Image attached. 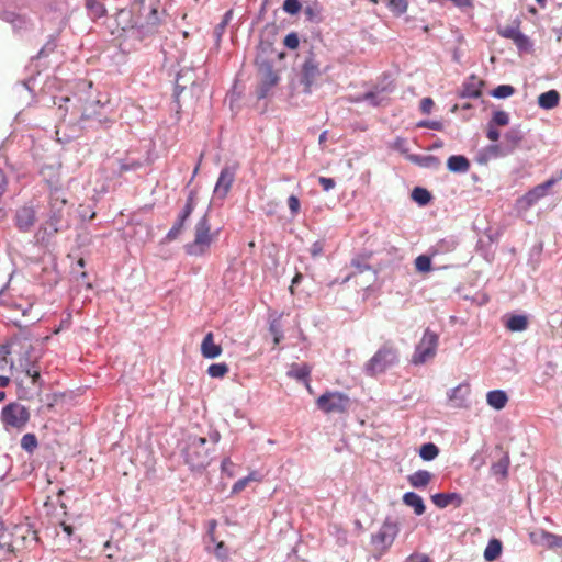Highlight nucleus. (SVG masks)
I'll return each mask as SVG.
<instances>
[{"label": "nucleus", "instance_id": "1", "mask_svg": "<svg viewBox=\"0 0 562 562\" xmlns=\"http://www.w3.org/2000/svg\"><path fill=\"white\" fill-rule=\"evenodd\" d=\"M49 187V203L46 225L49 226L50 233L55 234L59 231V226L67 214V199L63 189L47 181Z\"/></svg>", "mask_w": 562, "mask_h": 562}, {"label": "nucleus", "instance_id": "2", "mask_svg": "<svg viewBox=\"0 0 562 562\" xmlns=\"http://www.w3.org/2000/svg\"><path fill=\"white\" fill-rule=\"evenodd\" d=\"M397 361V349L391 342H386L366 363L364 370L368 375L375 376L379 373H383Z\"/></svg>", "mask_w": 562, "mask_h": 562}, {"label": "nucleus", "instance_id": "3", "mask_svg": "<svg viewBox=\"0 0 562 562\" xmlns=\"http://www.w3.org/2000/svg\"><path fill=\"white\" fill-rule=\"evenodd\" d=\"M213 240L214 236L211 233L209 218L204 215L195 224L194 239L186 245V251L190 256H202L209 250Z\"/></svg>", "mask_w": 562, "mask_h": 562}, {"label": "nucleus", "instance_id": "4", "mask_svg": "<svg viewBox=\"0 0 562 562\" xmlns=\"http://www.w3.org/2000/svg\"><path fill=\"white\" fill-rule=\"evenodd\" d=\"M207 440L203 437H192L184 450L186 463L192 470H201L211 461L210 449L206 448Z\"/></svg>", "mask_w": 562, "mask_h": 562}, {"label": "nucleus", "instance_id": "5", "mask_svg": "<svg viewBox=\"0 0 562 562\" xmlns=\"http://www.w3.org/2000/svg\"><path fill=\"white\" fill-rule=\"evenodd\" d=\"M350 403V397L338 391H326L316 400L318 409L325 414H345Z\"/></svg>", "mask_w": 562, "mask_h": 562}, {"label": "nucleus", "instance_id": "6", "mask_svg": "<svg viewBox=\"0 0 562 562\" xmlns=\"http://www.w3.org/2000/svg\"><path fill=\"white\" fill-rule=\"evenodd\" d=\"M29 420L30 412L20 403H10L1 411V422L7 428L22 429Z\"/></svg>", "mask_w": 562, "mask_h": 562}, {"label": "nucleus", "instance_id": "7", "mask_svg": "<svg viewBox=\"0 0 562 562\" xmlns=\"http://www.w3.org/2000/svg\"><path fill=\"white\" fill-rule=\"evenodd\" d=\"M438 341V335L427 328L415 348L412 362L414 364H423L429 359H432L436 356Z\"/></svg>", "mask_w": 562, "mask_h": 562}, {"label": "nucleus", "instance_id": "8", "mask_svg": "<svg viewBox=\"0 0 562 562\" xmlns=\"http://www.w3.org/2000/svg\"><path fill=\"white\" fill-rule=\"evenodd\" d=\"M323 75L319 61L311 54L302 65L301 83L304 86V92L311 93L312 88L317 86Z\"/></svg>", "mask_w": 562, "mask_h": 562}, {"label": "nucleus", "instance_id": "9", "mask_svg": "<svg viewBox=\"0 0 562 562\" xmlns=\"http://www.w3.org/2000/svg\"><path fill=\"white\" fill-rule=\"evenodd\" d=\"M557 183V179H549L541 184L536 186L531 190H529L525 195L518 199L517 203L521 209L528 210L535 203H537L540 199L544 198L548 194V191Z\"/></svg>", "mask_w": 562, "mask_h": 562}, {"label": "nucleus", "instance_id": "10", "mask_svg": "<svg viewBox=\"0 0 562 562\" xmlns=\"http://www.w3.org/2000/svg\"><path fill=\"white\" fill-rule=\"evenodd\" d=\"M105 108V103H102L100 100L95 101H87L81 108H80V121H88V120H97L99 124H110L112 123V119L108 117L106 115H103L102 110Z\"/></svg>", "mask_w": 562, "mask_h": 562}, {"label": "nucleus", "instance_id": "11", "mask_svg": "<svg viewBox=\"0 0 562 562\" xmlns=\"http://www.w3.org/2000/svg\"><path fill=\"white\" fill-rule=\"evenodd\" d=\"M42 19L43 21L53 22L56 32H60L67 24V4L64 2L58 7H47Z\"/></svg>", "mask_w": 562, "mask_h": 562}, {"label": "nucleus", "instance_id": "12", "mask_svg": "<svg viewBox=\"0 0 562 562\" xmlns=\"http://www.w3.org/2000/svg\"><path fill=\"white\" fill-rule=\"evenodd\" d=\"M36 220V212L33 206H22L16 211L15 224L23 232L30 231Z\"/></svg>", "mask_w": 562, "mask_h": 562}, {"label": "nucleus", "instance_id": "13", "mask_svg": "<svg viewBox=\"0 0 562 562\" xmlns=\"http://www.w3.org/2000/svg\"><path fill=\"white\" fill-rule=\"evenodd\" d=\"M235 179V172L231 168H223L217 179L214 193L220 198H225L232 188Z\"/></svg>", "mask_w": 562, "mask_h": 562}, {"label": "nucleus", "instance_id": "14", "mask_svg": "<svg viewBox=\"0 0 562 562\" xmlns=\"http://www.w3.org/2000/svg\"><path fill=\"white\" fill-rule=\"evenodd\" d=\"M530 540L535 544L542 546L548 549H555L558 536L540 529L530 532Z\"/></svg>", "mask_w": 562, "mask_h": 562}, {"label": "nucleus", "instance_id": "15", "mask_svg": "<svg viewBox=\"0 0 562 562\" xmlns=\"http://www.w3.org/2000/svg\"><path fill=\"white\" fill-rule=\"evenodd\" d=\"M483 82L475 76H471L462 86L460 92L461 98H473L477 99L482 95Z\"/></svg>", "mask_w": 562, "mask_h": 562}, {"label": "nucleus", "instance_id": "16", "mask_svg": "<svg viewBox=\"0 0 562 562\" xmlns=\"http://www.w3.org/2000/svg\"><path fill=\"white\" fill-rule=\"evenodd\" d=\"M201 353L206 359H214L221 356L222 347L214 342L213 333H207L201 344Z\"/></svg>", "mask_w": 562, "mask_h": 562}, {"label": "nucleus", "instance_id": "17", "mask_svg": "<svg viewBox=\"0 0 562 562\" xmlns=\"http://www.w3.org/2000/svg\"><path fill=\"white\" fill-rule=\"evenodd\" d=\"M258 68L261 81L265 86L270 88L277 85V82L279 81V76L270 63L261 61L259 63Z\"/></svg>", "mask_w": 562, "mask_h": 562}, {"label": "nucleus", "instance_id": "18", "mask_svg": "<svg viewBox=\"0 0 562 562\" xmlns=\"http://www.w3.org/2000/svg\"><path fill=\"white\" fill-rule=\"evenodd\" d=\"M431 501L439 508H445L452 503H454L456 506L462 504V497L457 493H437L431 496Z\"/></svg>", "mask_w": 562, "mask_h": 562}, {"label": "nucleus", "instance_id": "19", "mask_svg": "<svg viewBox=\"0 0 562 562\" xmlns=\"http://www.w3.org/2000/svg\"><path fill=\"white\" fill-rule=\"evenodd\" d=\"M351 267L356 269L355 272L350 273L346 279L345 282L351 280L359 273H363L366 271L371 272L373 279L376 276V272L372 269V267L368 263V258L362 256H357L351 260Z\"/></svg>", "mask_w": 562, "mask_h": 562}, {"label": "nucleus", "instance_id": "20", "mask_svg": "<svg viewBox=\"0 0 562 562\" xmlns=\"http://www.w3.org/2000/svg\"><path fill=\"white\" fill-rule=\"evenodd\" d=\"M403 502L406 506L412 507L417 516L423 515L426 510L423 498L414 492L405 493L403 495Z\"/></svg>", "mask_w": 562, "mask_h": 562}, {"label": "nucleus", "instance_id": "21", "mask_svg": "<svg viewBox=\"0 0 562 562\" xmlns=\"http://www.w3.org/2000/svg\"><path fill=\"white\" fill-rule=\"evenodd\" d=\"M486 402L491 407L499 411L506 406V404L508 402V396L502 390H494V391H490L486 394Z\"/></svg>", "mask_w": 562, "mask_h": 562}, {"label": "nucleus", "instance_id": "22", "mask_svg": "<svg viewBox=\"0 0 562 562\" xmlns=\"http://www.w3.org/2000/svg\"><path fill=\"white\" fill-rule=\"evenodd\" d=\"M447 167L451 172H467L470 169V162L462 155L450 156L447 160Z\"/></svg>", "mask_w": 562, "mask_h": 562}, {"label": "nucleus", "instance_id": "23", "mask_svg": "<svg viewBox=\"0 0 562 562\" xmlns=\"http://www.w3.org/2000/svg\"><path fill=\"white\" fill-rule=\"evenodd\" d=\"M560 101V94L557 90H549L547 92L541 93L538 97V104L540 108L546 110H551L558 106Z\"/></svg>", "mask_w": 562, "mask_h": 562}, {"label": "nucleus", "instance_id": "24", "mask_svg": "<svg viewBox=\"0 0 562 562\" xmlns=\"http://www.w3.org/2000/svg\"><path fill=\"white\" fill-rule=\"evenodd\" d=\"M432 479V474L426 470H419L411 474L407 480L411 486L415 488L426 487Z\"/></svg>", "mask_w": 562, "mask_h": 562}, {"label": "nucleus", "instance_id": "25", "mask_svg": "<svg viewBox=\"0 0 562 562\" xmlns=\"http://www.w3.org/2000/svg\"><path fill=\"white\" fill-rule=\"evenodd\" d=\"M409 160L415 165H418L424 168L429 169H438L441 165V161L438 157L428 155V156H419V155H411Z\"/></svg>", "mask_w": 562, "mask_h": 562}, {"label": "nucleus", "instance_id": "26", "mask_svg": "<svg viewBox=\"0 0 562 562\" xmlns=\"http://www.w3.org/2000/svg\"><path fill=\"white\" fill-rule=\"evenodd\" d=\"M524 139V133L519 128H510L504 136V144L508 151L517 148Z\"/></svg>", "mask_w": 562, "mask_h": 562}, {"label": "nucleus", "instance_id": "27", "mask_svg": "<svg viewBox=\"0 0 562 562\" xmlns=\"http://www.w3.org/2000/svg\"><path fill=\"white\" fill-rule=\"evenodd\" d=\"M503 544L502 541L493 538L488 541L484 550V559L488 562L495 561L502 553Z\"/></svg>", "mask_w": 562, "mask_h": 562}, {"label": "nucleus", "instance_id": "28", "mask_svg": "<svg viewBox=\"0 0 562 562\" xmlns=\"http://www.w3.org/2000/svg\"><path fill=\"white\" fill-rule=\"evenodd\" d=\"M505 326L510 331H524L528 327V318L525 315H510Z\"/></svg>", "mask_w": 562, "mask_h": 562}, {"label": "nucleus", "instance_id": "29", "mask_svg": "<svg viewBox=\"0 0 562 562\" xmlns=\"http://www.w3.org/2000/svg\"><path fill=\"white\" fill-rule=\"evenodd\" d=\"M288 374L291 378H294L296 380H307V378L311 374V367L306 363L304 364H292L291 369L289 370Z\"/></svg>", "mask_w": 562, "mask_h": 562}, {"label": "nucleus", "instance_id": "30", "mask_svg": "<svg viewBox=\"0 0 562 562\" xmlns=\"http://www.w3.org/2000/svg\"><path fill=\"white\" fill-rule=\"evenodd\" d=\"M232 18H233V11L228 10L224 14L222 21L214 27V37L216 41V45L220 44L222 36L225 33L226 27H227L228 23L231 22Z\"/></svg>", "mask_w": 562, "mask_h": 562}, {"label": "nucleus", "instance_id": "31", "mask_svg": "<svg viewBox=\"0 0 562 562\" xmlns=\"http://www.w3.org/2000/svg\"><path fill=\"white\" fill-rule=\"evenodd\" d=\"M86 8L92 19H99L105 13V8L99 0H87Z\"/></svg>", "mask_w": 562, "mask_h": 562}, {"label": "nucleus", "instance_id": "32", "mask_svg": "<svg viewBox=\"0 0 562 562\" xmlns=\"http://www.w3.org/2000/svg\"><path fill=\"white\" fill-rule=\"evenodd\" d=\"M438 453L439 449L432 442L424 443L419 450V456L425 461L434 460L438 456Z\"/></svg>", "mask_w": 562, "mask_h": 562}, {"label": "nucleus", "instance_id": "33", "mask_svg": "<svg viewBox=\"0 0 562 562\" xmlns=\"http://www.w3.org/2000/svg\"><path fill=\"white\" fill-rule=\"evenodd\" d=\"M228 371H229V368L224 362H222V363H212L207 368V374L211 378H215V379L224 378L228 373Z\"/></svg>", "mask_w": 562, "mask_h": 562}, {"label": "nucleus", "instance_id": "34", "mask_svg": "<svg viewBox=\"0 0 562 562\" xmlns=\"http://www.w3.org/2000/svg\"><path fill=\"white\" fill-rule=\"evenodd\" d=\"M412 198L420 205H426L431 200V194L427 189L417 187L413 190Z\"/></svg>", "mask_w": 562, "mask_h": 562}, {"label": "nucleus", "instance_id": "35", "mask_svg": "<svg viewBox=\"0 0 562 562\" xmlns=\"http://www.w3.org/2000/svg\"><path fill=\"white\" fill-rule=\"evenodd\" d=\"M415 269L418 272H429L431 270V259L430 256L420 255L415 259Z\"/></svg>", "mask_w": 562, "mask_h": 562}, {"label": "nucleus", "instance_id": "36", "mask_svg": "<svg viewBox=\"0 0 562 562\" xmlns=\"http://www.w3.org/2000/svg\"><path fill=\"white\" fill-rule=\"evenodd\" d=\"M515 93V88L510 85H501L492 91V95L497 99H505Z\"/></svg>", "mask_w": 562, "mask_h": 562}, {"label": "nucleus", "instance_id": "37", "mask_svg": "<svg viewBox=\"0 0 562 562\" xmlns=\"http://www.w3.org/2000/svg\"><path fill=\"white\" fill-rule=\"evenodd\" d=\"M257 481L256 474L252 472L249 475L236 481L232 487L233 494L240 493L250 482Z\"/></svg>", "mask_w": 562, "mask_h": 562}, {"label": "nucleus", "instance_id": "38", "mask_svg": "<svg viewBox=\"0 0 562 562\" xmlns=\"http://www.w3.org/2000/svg\"><path fill=\"white\" fill-rule=\"evenodd\" d=\"M509 467V458L508 456L503 457L498 462L492 465V471L494 474H501L502 476H506Z\"/></svg>", "mask_w": 562, "mask_h": 562}, {"label": "nucleus", "instance_id": "39", "mask_svg": "<svg viewBox=\"0 0 562 562\" xmlns=\"http://www.w3.org/2000/svg\"><path fill=\"white\" fill-rule=\"evenodd\" d=\"M21 447L32 452L37 447V439L33 434H25L21 439Z\"/></svg>", "mask_w": 562, "mask_h": 562}, {"label": "nucleus", "instance_id": "40", "mask_svg": "<svg viewBox=\"0 0 562 562\" xmlns=\"http://www.w3.org/2000/svg\"><path fill=\"white\" fill-rule=\"evenodd\" d=\"M387 7L394 14L401 15L407 9V1L406 0H389Z\"/></svg>", "mask_w": 562, "mask_h": 562}, {"label": "nucleus", "instance_id": "41", "mask_svg": "<svg viewBox=\"0 0 562 562\" xmlns=\"http://www.w3.org/2000/svg\"><path fill=\"white\" fill-rule=\"evenodd\" d=\"M519 50L528 52L531 48V42L528 36L521 32L513 40Z\"/></svg>", "mask_w": 562, "mask_h": 562}, {"label": "nucleus", "instance_id": "42", "mask_svg": "<svg viewBox=\"0 0 562 562\" xmlns=\"http://www.w3.org/2000/svg\"><path fill=\"white\" fill-rule=\"evenodd\" d=\"M490 122L496 126H506L509 123V115L505 111H496Z\"/></svg>", "mask_w": 562, "mask_h": 562}, {"label": "nucleus", "instance_id": "43", "mask_svg": "<svg viewBox=\"0 0 562 562\" xmlns=\"http://www.w3.org/2000/svg\"><path fill=\"white\" fill-rule=\"evenodd\" d=\"M193 209H194L193 198H189V199L187 200V203H186V205H184L183 210H182V211H181V213L179 214L178 220L184 224V223H186V221H187V220L190 217V215L192 214Z\"/></svg>", "mask_w": 562, "mask_h": 562}, {"label": "nucleus", "instance_id": "44", "mask_svg": "<svg viewBox=\"0 0 562 562\" xmlns=\"http://www.w3.org/2000/svg\"><path fill=\"white\" fill-rule=\"evenodd\" d=\"M283 44L289 49H296L300 45L299 36L295 32L289 33L283 41Z\"/></svg>", "mask_w": 562, "mask_h": 562}, {"label": "nucleus", "instance_id": "45", "mask_svg": "<svg viewBox=\"0 0 562 562\" xmlns=\"http://www.w3.org/2000/svg\"><path fill=\"white\" fill-rule=\"evenodd\" d=\"M301 9L299 0H285L283 3V10L289 14H296Z\"/></svg>", "mask_w": 562, "mask_h": 562}, {"label": "nucleus", "instance_id": "46", "mask_svg": "<svg viewBox=\"0 0 562 562\" xmlns=\"http://www.w3.org/2000/svg\"><path fill=\"white\" fill-rule=\"evenodd\" d=\"M498 33L501 36L513 41L520 33V30L517 26H506L499 30Z\"/></svg>", "mask_w": 562, "mask_h": 562}, {"label": "nucleus", "instance_id": "47", "mask_svg": "<svg viewBox=\"0 0 562 562\" xmlns=\"http://www.w3.org/2000/svg\"><path fill=\"white\" fill-rule=\"evenodd\" d=\"M140 167H142V164L139 161H132V162L120 161L119 172H120V175H122L127 171L137 170Z\"/></svg>", "mask_w": 562, "mask_h": 562}, {"label": "nucleus", "instance_id": "48", "mask_svg": "<svg viewBox=\"0 0 562 562\" xmlns=\"http://www.w3.org/2000/svg\"><path fill=\"white\" fill-rule=\"evenodd\" d=\"M374 542H381L386 547L391 546L393 542V537H390L385 530H380L373 538Z\"/></svg>", "mask_w": 562, "mask_h": 562}, {"label": "nucleus", "instance_id": "49", "mask_svg": "<svg viewBox=\"0 0 562 562\" xmlns=\"http://www.w3.org/2000/svg\"><path fill=\"white\" fill-rule=\"evenodd\" d=\"M184 227V224L182 222H180L179 220H177V222L175 223V225L171 227V229L168 232L167 234V238L169 240H173L176 239L179 234L181 233V231L183 229Z\"/></svg>", "mask_w": 562, "mask_h": 562}, {"label": "nucleus", "instance_id": "50", "mask_svg": "<svg viewBox=\"0 0 562 562\" xmlns=\"http://www.w3.org/2000/svg\"><path fill=\"white\" fill-rule=\"evenodd\" d=\"M146 23L149 26H157L159 24L158 9L153 7L146 16Z\"/></svg>", "mask_w": 562, "mask_h": 562}, {"label": "nucleus", "instance_id": "51", "mask_svg": "<svg viewBox=\"0 0 562 562\" xmlns=\"http://www.w3.org/2000/svg\"><path fill=\"white\" fill-rule=\"evenodd\" d=\"M288 205L293 215H296L300 211V201L297 196L290 195L288 199Z\"/></svg>", "mask_w": 562, "mask_h": 562}, {"label": "nucleus", "instance_id": "52", "mask_svg": "<svg viewBox=\"0 0 562 562\" xmlns=\"http://www.w3.org/2000/svg\"><path fill=\"white\" fill-rule=\"evenodd\" d=\"M487 138L492 142H496L498 140L499 138V132L497 131L496 128V125L492 124L491 122H488L487 124Z\"/></svg>", "mask_w": 562, "mask_h": 562}, {"label": "nucleus", "instance_id": "53", "mask_svg": "<svg viewBox=\"0 0 562 562\" xmlns=\"http://www.w3.org/2000/svg\"><path fill=\"white\" fill-rule=\"evenodd\" d=\"M319 184L322 186L324 191H329L335 188V180L331 178L326 177H319L318 179Z\"/></svg>", "mask_w": 562, "mask_h": 562}, {"label": "nucleus", "instance_id": "54", "mask_svg": "<svg viewBox=\"0 0 562 562\" xmlns=\"http://www.w3.org/2000/svg\"><path fill=\"white\" fill-rule=\"evenodd\" d=\"M434 106V101L431 98H424L420 101V111L425 114H429Z\"/></svg>", "mask_w": 562, "mask_h": 562}, {"label": "nucleus", "instance_id": "55", "mask_svg": "<svg viewBox=\"0 0 562 562\" xmlns=\"http://www.w3.org/2000/svg\"><path fill=\"white\" fill-rule=\"evenodd\" d=\"M323 250H324V243L321 240H317L312 244L310 252H311L312 257H317L323 254Z\"/></svg>", "mask_w": 562, "mask_h": 562}, {"label": "nucleus", "instance_id": "56", "mask_svg": "<svg viewBox=\"0 0 562 562\" xmlns=\"http://www.w3.org/2000/svg\"><path fill=\"white\" fill-rule=\"evenodd\" d=\"M269 330L273 335L274 345H278L282 339V333L280 331L279 327L274 324H271Z\"/></svg>", "mask_w": 562, "mask_h": 562}, {"label": "nucleus", "instance_id": "57", "mask_svg": "<svg viewBox=\"0 0 562 562\" xmlns=\"http://www.w3.org/2000/svg\"><path fill=\"white\" fill-rule=\"evenodd\" d=\"M378 95L374 92H367L363 94V97L360 100L369 101L373 105L381 104V101H378Z\"/></svg>", "mask_w": 562, "mask_h": 562}, {"label": "nucleus", "instance_id": "58", "mask_svg": "<svg viewBox=\"0 0 562 562\" xmlns=\"http://www.w3.org/2000/svg\"><path fill=\"white\" fill-rule=\"evenodd\" d=\"M418 126L432 128V130H440L441 124L439 122H435V121H424V122H420L418 124Z\"/></svg>", "mask_w": 562, "mask_h": 562}, {"label": "nucleus", "instance_id": "59", "mask_svg": "<svg viewBox=\"0 0 562 562\" xmlns=\"http://www.w3.org/2000/svg\"><path fill=\"white\" fill-rule=\"evenodd\" d=\"M226 552H227V548L225 546V543L223 541H220L217 544H216V548H215V554L220 558L222 557H225L226 555Z\"/></svg>", "mask_w": 562, "mask_h": 562}, {"label": "nucleus", "instance_id": "60", "mask_svg": "<svg viewBox=\"0 0 562 562\" xmlns=\"http://www.w3.org/2000/svg\"><path fill=\"white\" fill-rule=\"evenodd\" d=\"M7 184H8L7 177H5L4 172L0 169V198L5 192Z\"/></svg>", "mask_w": 562, "mask_h": 562}, {"label": "nucleus", "instance_id": "61", "mask_svg": "<svg viewBox=\"0 0 562 562\" xmlns=\"http://www.w3.org/2000/svg\"><path fill=\"white\" fill-rule=\"evenodd\" d=\"M457 7L469 8L472 7V0H451Z\"/></svg>", "mask_w": 562, "mask_h": 562}, {"label": "nucleus", "instance_id": "62", "mask_svg": "<svg viewBox=\"0 0 562 562\" xmlns=\"http://www.w3.org/2000/svg\"><path fill=\"white\" fill-rule=\"evenodd\" d=\"M26 374L32 378L33 383L35 384L40 379V372L37 370H26Z\"/></svg>", "mask_w": 562, "mask_h": 562}, {"label": "nucleus", "instance_id": "63", "mask_svg": "<svg viewBox=\"0 0 562 562\" xmlns=\"http://www.w3.org/2000/svg\"><path fill=\"white\" fill-rule=\"evenodd\" d=\"M409 560H416V562H430L427 555H411Z\"/></svg>", "mask_w": 562, "mask_h": 562}, {"label": "nucleus", "instance_id": "64", "mask_svg": "<svg viewBox=\"0 0 562 562\" xmlns=\"http://www.w3.org/2000/svg\"><path fill=\"white\" fill-rule=\"evenodd\" d=\"M63 530L67 533V536H71L74 533V528L70 525H67L66 522L60 524Z\"/></svg>", "mask_w": 562, "mask_h": 562}]
</instances>
